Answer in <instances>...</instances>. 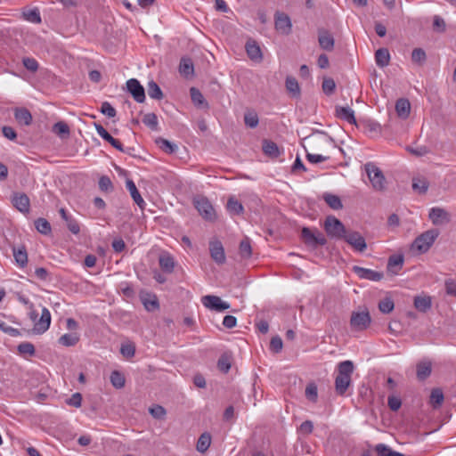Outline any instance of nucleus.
Listing matches in <instances>:
<instances>
[{
	"label": "nucleus",
	"mask_w": 456,
	"mask_h": 456,
	"mask_svg": "<svg viewBox=\"0 0 456 456\" xmlns=\"http://www.w3.org/2000/svg\"><path fill=\"white\" fill-rule=\"evenodd\" d=\"M338 371L335 379V389L338 395H344L351 384L354 363L351 361L341 362L338 365Z\"/></svg>",
	"instance_id": "f257e3e1"
},
{
	"label": "nucleus",
	"mask_w": 456,
	"mask_h": 456,
	"mask_svg": "<svg viewBox=\"0 0 456 456\" xmlns=\"http://www.w3.org/2000/svg\"><path fill=\"white\" fill-rule=\"evenodd\" d=\"M439 234L440 232L437 229H430L422 232L413 240L411 248L415 249L419 254L428 252Z\"/></svg>",
	"instance_id": "f03ea898"
},
{
	"label": "nucleus",
	"mask_w": 456,
	"mask_h": 456,
	"mask_svg": "<svg viewBox=\"0 0 456 456\" xmlns=\"http://www.w3.org/2000/svg\"><path fill=\"white\" fill-rule=\"evenodd\" d=\"M365 172L375 191H382L387 187L386 177L379 167L374 163L368 162L364 165Z\"/></svg>",
	"instance_id": "7ed1b4c3"
},
{
	"label": "nucleus",
	"mask_w": 456,
	"mask_h": 456,
	"mask_svg": "<svg viewBox=\"0 0 456 456\" xmlns=\"http://www.w3.org/2000/svg\"><path fill=\"white\" fill-rule=\"evenodd\" d=\"M301 238L304 243L312 248L324 246L327 243L325 236L317 229L312 230L308 227H304L301 231Z\"/></svg>",
	"instance_id": "20e7f679"
},
{
	"label": "nucleus",
	"mask_w": 456,
	"mask_h": 456,
	"mask_svg": "<svg viewBox=\"0 0 456 456\" xmlns=\"http://www.w3.org/2000/svg\"><path fill=\"white\" fill-rule=\"evenodd\" d=\"M324 230L330 237L335 239H342L346 232L342 222L333 216L326 217Z\"/></svg>",
	"instance_id": "39448f33"
},
{
	"label": "nucleus",
	"mask_w": 456,
	"mask_h": 456,
	"mask_svg": "<svg viewBox=\"0 0 456 456\" xmlns=\"http://www.w3.org/2000/svg\"><path fill=\"white\" fill-rule=\"evenodd\" d=\"M371 318L370 313L365 310L362 312H353L350 318V326L352 330L362 331L370 325Z\"/></svg>",
	"instance_id": "423d86ee"
},
{
	"label": "nucleus",
	"mask_w": 456,
	"mask_h": 456,
	"mask_svg": "<svg viewBox=\"0 0 456 456\" xmlns=\"http://www.w3.org/2000/svg\"><path fill=\"white\" fill-rule=\"evenodd\" d=\"M193 204L200 215L208 221H214L216 219V212L206 197L199 196L193 200Z\"/></svg>",
	"instance_id": "0eeeda50"
},
{
	"label": "nucleus",
	"mask_w": 456,
	"mask_h": 456,
	"mask_svg": "<svg viewBox=\"0 0 456 456\" xmlns=\"http://www.w3.org/2000/svg\"><path fill=\"white\" fill-rule=\"evenodd\" d=\"M304 140L312 149H317L318 147L331 145L333 143L332 138L324 132H317L305 137Z\"/></svg>",
	"instance_id": "6e6552de"
},
{
	"label": "nucleus",
	"mask_w": 456,
	"mask_h": 456,
	"mask_svg": "<svg viewBox=\"0 0 456 456\" xmlns=\"http://www.w3.org/2000/svg\"><path fill=\"white\" fill-rule=\"evenodd\" d=\"M201 302L203 305L208 309L215 310L216 312H223L230 308V305L217 296L207 295L202 297Z\"/></svg>",
	"instance_id": "1a4fd4ad"
},
{
	"label": "nucleus",
	"mask_w": 456,
	"mask_h": 456,
	"mask_svg": "<svg viewBox=\"0 0 456 456\" xmlns=\"http://www.w3.org/2000/svg\"><path fill=\"white\" fill-rule=\"evenodd\" d=\"M428 217L435 225H443L451 222V215L444 208L438 207L429 210Z\"/></svg>",
	"instance_id": "9d476101"
},
{
	"label": "nucleus",
	"mask_w": 456,
	"mask_h": 456,
	"mask_svg": "<svg viewBox=\"0 0 456 456\" xmlns=\"http://www.w3.org/2000/svg\"><path fill=\"white\" fill-rule=\"evenodd\" d=\"M127 91L131 94L134 101L142 103L145 101V90L140 82L135 78H130L126 81Z\"/></svg>",
	"instance_id": "9b49d317"
},
{
	"label": "nucleus",
	"mask_w": 456,
	"mask_h": 456,
	"mask_svg": "<svg viewBox=\"0 0 456 456\" xmlns=\"http://www.w3.org/2000/svg\"><path fill=\"white\" fill-rule=\"evenodd\" d=\"M342 239L357 251L363 252L367 248L365 239L358 232H346Z\"/></svg>",
	"instance_id": "f8f14e48"
},
{
	"label": "nucleus",
	"mask_w": 456,
	"mask_h": 456,
	"mask_svg": "<svg viewBox=\"0 0 456 456\" xmlns=\"http://www.w3.org/2000/svg\"><path fill=\"white\" fill-rule=\"evenodd\" d=\"M352 270L360 279L363 280L379 281L384 277V273L382 272L363 268L358 265H354Z\"/></svg>",
	"instance_id": "ddd939ff"
},
{
	"label": "nucleus",
	"mask_w": 456,
	"mask_h": 456,
	"mask_svg": "<svg viewBox=\"0 0 456 456\" xmlns=\"http://www.w3.org/2000/svg\"><path fill=\"white\" fill-rule=\"evenodd\" d=\"M290 18L284 12L275 13V28L281 34L289 35L291 32Z\"/></svg>",
	"instance_id": "4468645a"
},
{
	"label": "nucleus",
	"mask_w": 456,
	"mask_h": 456,
	"mask_svg": "<svg viewBox=\"0 0 456 456\" xmlns=\"http://www.w3.org/2000/svg\"><path fill=\"white\" fill-rule=\"evenodd\" d=\"M51 324V314L46 307H43L41 316L34 324V332L37 334L45 333Z\"/></svg>",
	"instance_id": "2eb2a0df"
},
{
	"label": "nucleus",
	"mask_w": 456,
	"mask_h": 456,
	"mask_svg": "<svg viewBox=\"0 0 456 456\" xmlns=\"http://www.w3.org/2000/svg\"><path fill=\"white\" fill-rule=\"evenodd\" d=\"M209 251L211 258L217 264L223 265L225 262V254L224 247L219 240L209 242Z\"/></svg>",
	"instance_id": "dca6fc26"
},
{
	"label": "nucleus",
	"mask_w": 456,
	"mask_h": 456,
	"mask_svg": "<svg viewBox=\"0 0 456 456\" xmlns=\"http://www.w3.org/2000/svg\"><path fill=\"white\" fill-rule=\"evenodd\" d=\"M318 42L320 47L325 51L330 52L334 49V37L327 29H318Z\"/></svg>",
	"instance_id": "f3484780"
},
{
	"label": "nucleus",
	"mask_w": 456,
	"mask_h": 456,
	"mask_svg": "<svg viewBox=\"0 0 456 456\" xmlns=\"http://www.w3.org/2000/svg\"><path fill=\"white\" fill-rule=\"evenodd\" d=\"M94 127L97 131V134L106 142H108L110 144H111L115 149H117L119 151H124V148L122 143L112 137L109 132L101 125L98 123H94Z\"/></svg>",
	"instance_id": "a211bd4d"
},
{
	"label": "nucleus",
	"mask_w": 456,
	"mask_h": 456,
	"mask_svg": "<svg viewBox=\"0 0 456 456\" xmlns=\"http://www.w3.org/2000/svg\"><path fill=\"white\" fill-rule=\"evenodd\" d=\"M12 205L21 213L29 211V198L25 193H14L12 199Z\"/></svg>",
	"instance_id": "6ab92c4d"
},
{
	"label": "nucleus",
	"mask_w": 456,
	"mask_h": 456,
	"mask_svg": "<svg viewBox=\"0 0 456 456\" xmlns=\"http://www.w3.org/2000/svg\"><path fill=\"white\" fill-rule=\"evenodd\" d=\"M246 52L250 60L254 61H261L263 60L260 46L255 40L248 39L245 45Z\"/></svg>",
	"instance_id": "aec40b11"
},
{
	"label": "nucleus",
	"mask_w": 456,
	"mask_h": 456,
	"mask_svg": "<svg viewBox=\"0 0 456 456\" xmlns=\"http://www.w3.org/2000/svg\"><path fill=\"white\" fill-rule=\"evenodd\" d=\"M403 261L404 259L403 255H393L389 256L387 266V271L393 274H397L403 268Z\"/></svg>",
	"instance_id": "412c9836"
},
{
	"label": "nucleus",
	"mask_w": 456,
	"mask_h": 456,
	"mask_svg": "<svg viewBox=\"0 0 456 456\" xmlns=\"http://www.w3.org/2000/svg\"><path fill=\"white\" fill-rule=\"evenodd\" d=\"M14 118L20 125L29 126L32 123V115L26 108H16L14 110Z\"/></svg>",
	"instance_id": "4be33fe9"
},
{
	"label": "nucleus",
	"mask_w": 456,
	"mask_h": 456,
	"mask_svg": "<svg viewBox=\"0 0 456 456\" xmlns=\"http://www.w3.org/2000/svg\"><path fill=\"white\" fill-rule=\"evenodd\" d=\"M159 264L164 273H171L174 272L175 265V260L168 253H164L159 256Z\"/></svg>",
	"instance_id": "5701e85b"
},
{
	"label": "nucleus",
	"mask_w": 456,
	"mask_h": 456,
	"mask_svg": "<svg viewBox=\"0 0 456 456\" xmlns=\"http://www.w3.org/2000/svg\"><path fill=\"white\" fill-rule=\"evenodd\" d=\"M336 116L350 124H356L354 111L350 107H336Z\"/></svg>",
	"instance_id": "b1692460"
},
{
	"label": "nucleus",
	"mask_w": 456,
	"mask_h": 456,
	"mask_svg": "<svg viewBox=\"0 0 456 456\" xmlns=\"http://www.w3.org/2000/svg\"><path fill=\"white\" fill-rule=\"evenodd\" d=\"M395 111L398 117L407 118L411 112V103L405 98H400L395 102Z\"/></svg>",
	"instance_id": "393cba45"
},
{
	"label": "nucleus",
	"mask_w": 456,
	"mask_h": 456,
	"mask_svg": "<svg viewBox=\"0 0 456 456\" xmlns=\"http://www.w3.org/2000/svg\"><path fill=\"white\" fill-rule=\"evenodd\" d=\"M262 149L264 153L272 159L278 158L281 154L278 145L270 140L265 139L263 141Z\"/></svg>",
	"instance_id": "a878e982"
},
{
	"label": "nucleus",
	"mask_w": 456,
	"mask_h": 456,
	"mask_svg": "<svg viewBox=\"0 0 456 456\" xmlns=\"http://www.w3.org/2000/svg\"><path fill=\"white\" fill-rule=\"evenodd\" d=\"M126 189L129 191V192L131 194V197L134 200V201L141 208H143V206L145 205V202H144L142 197L141 196L140 192L138 191V190H137V188L135 186V183L132 180L127 179L126 182Z\"/></svg>",
	"instance_id": "bb28decb"
},
{
	"label": "nucleus",
	"mask_w": 456,
	"mask_h": 456,
	"mask_svg": "<svg viewBox=\"0 0 456 456\" xmlns=\"http://www.w3.org/2000/svg\"><path fill=\"white\" fill-rule=\"evenodd\" d=\"M414 307L422 313H426L431 308V297L428 296H417L414 297Z\"/></svg>",
	"instance_id": "cd10ccee"
},
{
	"label": "nucleus",
	"mask_w": 456,
	"mask_h": 456,
	"mask_svg": "<svg viewBox=\"0 0 456 456\" xmlns=\"http://www.w3.org/2000/svg\"><path fill=\"white\" fill-rule=\"evenodd\" d=\"M375 61L379 67H387L390 62V53L387 48H379L375 53Z\"/></svg>",
	"instance_id": "c85d7f7f"
},
{
	"label": "nucleus",
	"mask_w": 456,
	"mask_h": 456,
	"mask_svg": "<svg viewBox=\"0 0 456 456\" xmlns=\"http://www.w3.org/2000/svg\"><path fill=\"white\" fill-rule=\"evenodd\" d=\"M285 86L291 97L298 98L300 96V86L294 77H287Z\"/></svg>",
	"instance_id": "c756f323"
},
{
	"label": "nucleus",
	"mask_w": 456,
	"mask_h": 456,
	"mask_svg": "<svg viewBox=\"0 0 456 456\" xmlns=\"http://www.w3.org/2000/svg\"><path fill=\"white\" fill-rule=\"evenodd\" d=\"M322 199L327 205L334 210H338L343 208L342 201L338 195L326 192L322 195Z\"/></svg>",
	"instance_id": "7c9ffc66"
},
{
	"label": "nucleus",
	"mask_w": 456,
	"mask_h": 456,
	"mask_svg": "<svg viewBox=\"0 0 456 456\" xmlns=\"http://www.w3.org/2000/svg\"><path fill=\"white\" fill-rule=\"evenodd\" d=\"M179 72L185 77L193 75L194 67L191 59L182 58L179 64Z\"/></svg>",
	"instance_id": "2f4dec72"
},
{
	"label": "nucleus",
	"mask_w": 456,
	"mask_h": 456,
	"mask_svg": "<svg viewBox=\"0 0 456 456\" xmlns=\"http://www.w3.org/2000/svg\"><path fill=\"white\" fill-rule=\"evenodd\" d=\"M12 251L17 265H20V267L26 266L28 264V253L25 246H21L20 248H13Z\"/></svg>",
	"instance_id": "473e14b6"
},
{
	"label": "nucleus",
	"mask_w": 456,
	"mask_h": 456,
	"mask_svg": "<svg viewBox=\"0 0 456 456\" xmlns=\"http://www.w3.org/2000/svg\"><path fill=\"white\" fill-rule=\"evenodd\" d=\"M444 399V396L441 388L436 387L432 389L430 394L429 403L434 409L439 408L442 405Z\"/></svg>",
	"instance_id": "72a5a7b5"
},
{
	"label": "nucleus",
	"mask_w": 456,
	"mask_h": 456,
	"mask_svg": "<svg viewBox=\"0 0 456 456\" xmlns=\"http://www.w3.org/2000/svg\"><path fill=\"white\" fill-rule=\"evenodd\" d=\"M147 92L149 96L155 100H162L164 97L162 90L160 89L159 85L153 80L148 82Z\"/></svg>",
	"instance_id": "f704fd0d"
},
{
	"label": "nucleus",
	"mask_w": 456,
	"mask_h": 456,
	"mask_svg": "<svg viewBox=\"0 0 456 456\" xmlns=\"http://www.w3.org/2000/svg\"><path fill=\"white\" fill-rule=\"evenodd\" d=\"M432 371L431 362H421L417 364V377L419 380H424L430 376Z\"/></svg>",
	"instance_id": "c9c22d12"
},
{
	"label": "nucleus",
	"mask_w": 456,
	"mask_h": 456,
	"mask_svg": "<svg viewBox=\"0 0 456 456\" xmlns=\"http://www.w3.org/2000/svg\"><path fill=\"white\" fill-rule=\"evenodd\" d=\"M226 208L232 215H240L244 212V208L242 204L234 197L229 198L226 204Z\"/></svg>",
	"instance_id": "e433bc0d"
},
{
	"label": "nucleus",
	"mask_w": 456,
	"mask_h": 456,
	"mask_svg": "<svg viewBox=\"0 0 456 456\" xmlns=\"http://www.w3.org/2000/svg\"><path fill=\"white\" fill-rule=\"evenodd\" d=\"M211 444V436L209 433H203L198 439L196 449L200 452H205L208 451Z\"/></svg>",
	"instance_id": "4c0bfd02"
},
{
	"label": "nucleus",
	"mask_w": 456,
	"mask_h": 456,
	"mask_svg": "<svg viewBox=\"0 0 456 456\" xmlns=\"http://www.w3.org/2000/svg\"><path fill=\"white\" fill-rule=\"evenodd\" d=\"M190 94H191L192 102L196 106L206 107V108L208 107V103L206 102L203 94H201V92L199 89H197L195 87H191L190 89Z\"/></svg>",
	"instance_id": "58836bf2"
},
{
	"label": "nucleus",
	"mask_w": 456,
	"mask_h": 456,
	"mask_svg": "<svg viewBox=\"0 0 456 456\" xmlns=\"http://www.w3.org/2000/svg\"><path fill=\"white\" fill-rule=\"evenodd\" d=\"M35 227L38 232L44 235H48L52 232L50 223L43 217H39L35 221Z\"/></svg>",
	"instance_id": "ea45409f"
},
{
	"label": "nucleus",
	"mask_w": 456,
	"mask_h": 456,
	"mask_svg": "<svg viewBox=\"0 0 456 456\" xmlns=\"http://www.w3.org/2000/svg\"><path fill=\"white\" fill-rule=\"evenodd\" d=\"M110 383L116 388H122L125 387V376L118 370H113L110 374Z\"/></svg>",
	"instance_id": "a19ab883"
},
{
	"label": "nucleus",
	"mask_w": 456,
	"mask_h": 456,
	"mask_svg": "<svg viewBox=\"0 0 456 456\" xmlns=\"http://www.w3.org/2000/svg\"><path fill=\"white\" fill-rule=\"evenodd\" d=\"M79 340V337L76 333H67L60 337L59 343L64 346H73Z\"/></svg>",
	"instance_id": "79ce46f5"
},
{
	"label": "nucleus",
	"mask_w": 456,
	"mask_h": 456,
	"mask_svg": "<svg viewBox=\"0 0 456 456\" xmlns=\"http://www.w3.org/2000/svg\"><path fill=\"white\" fill-rule=\"evenodd\" d=\"M428 188V182L424 177H414L412 179V189L419 193H426Z\"/></svg>",
	"instance_id": "37998d69"
},
{
	"label": "nucleus",
	"mask_w": 456,
	"mask_h": 456,
	"mask_svg": "<svg viewBox=\"0 0 456 456\" xmlns=\"http://www.w3.org/2000/svg\"><path fill=\"white\" fill-rule=\"evenodd\" d=\"M245 125L250 128H255L259 123L258 116L255 110H248L244 114Z\"/></svg>",
	"instance_id": "c03bdc74"
},
{
	"label": "nucleus",
	"mask_w": 456,
	"mask_h": 456,
	"mask_svg": "<svg viewBox=\"0 0 456 456\" xmlns=\"http://www.w3.org/2000/svg\"><path fill=\"white\" fill-rule=\"evenodd\" d=\"M240 255L242 258H249L252 255V248L248 238H245L240 243L239 247Z\"/></svg>",
	"instance_id": "a18cd8bd"
},
{
	"label": "nucleus",
	"mask_w": 456,
	"mask_h": 456,
	"mask_svg": "<svg viewBox=\"0 0 456 456\" xmlns=\"http://www.w3.org/2000/svg\"><path fill=\"white\" fill-rule=\"evenodd\" d=\"M375 451L379 456H405L403 453L392 451L388 446L384 444L376 445Z\"/></svg>",
	"instance_id": "49530a36"
},
{
	"label": "nucleus",
	"mask_w": 456,
	"mask_h": 456,
	"mask_svg": "<svg viewBox=\"0 0 456 456\" xmlns=\"http://www.w3.org/2000/svg\"><path fill=\"white\" fill-rule=\"evenodd\" d=\"M157 144L159 146V148L165 151L166 153H173L177 150V146L168 140H166L164 138H159L156 140Z\"/></svg>",
	"instance_id": "de8ad7c7"
},
{
	"label": "nucleus",
	"mask_w": 456,
	"mask_h": 456,
	"mask_svg": "<svg viewBox=\"0 0 456 456\" xmlns=\"http://www.w3.org/2000/svg\"><path fill=\"white\" fill-rule=\"evenodd\" d=\"M18 352L20 353V354L24 355V356L25 355L33 356L36 354V349L32 343L23 342L18 346Z\"/></svg>",
	"instance_id": "09e8293b"
},
{
	"label": "nucleus",
	"mask_w": 456,
	"mask_h": 456,
	"mask_svg": "<svg viewBox=\"0 0 456 456\" xmlns=\"http://www.w3.org/2000/svg\"><path fill=\"white\" fill-rule=\"evenodd\" d=\"M217 367L222 372L227 373L231 369V357L226 354H222L218 359Z\"/></svg>",
	"instance_id": "8fccbe9b"
},
{
	"label": "nucleus",
	"mask_w": 456,
	"mask_h": 456,
	"mask_svg": "<svg viewBox=\"0 0 456 456\" xmlns=\"http://www.w3.org/2000/svg\"><path fill=\"white\" fill-rule=\"evenodd\" d=\"M142 122L145 126L150 127L151 130H158V117L155 113L145 114Z\"/></svg>",
	"instance_id": "3c124183"
},
{
	"label": "nucleus",
	"mask_w": 456,
	"mask_h": 456,
	"mask_svg": "<svg viewBox=\"0 0 456 456\" xmlns=\"http://www.w3.org/2000/svg\"><path fill=\"white\" fill-rule=\"evenodd\" d=\"M427 60V55L422 48H415L411 53V61L414 63L422 65Z\"/></svg>",
	"instance_id": "603ef678"
},
{
	"label": "nucleus",
	"mask_w": 456,
	"mask_h": 456,
	"mask_svg": "<svg viewBox=\"0 0 456 456\" xmlns=\"http://www.w3.org/2000/svg\"><path fill=\"white\" fill-rule=\"evenodd\" d=\"M305 395L309 401L315 403L318 398L317 386L314 382L309 383L305 387Z\"/></svg>",
	"instance_id": "864d4df0"
},
{
	"label": "nucleus",
	"mask_w": 456,
	"mask_h": 456,
	"mask_svg": "<svg viewBox=\"0 0 456 456\" xmlns=\"http://www.w3.org/2000/svg\"><path fill=\"white\" fill-rule=\"evenodd\" d=\"M395 304L391 298H384L379 303V309L383 314H389L394 310Z\"/></svg>",
	"instance_id": "5fc2aeb1"
},
{
	"label": "nucleus",
	"mask_w": 456,
	"mask_h": 456,
	"mask_svg": "<svg viewBox=\"0 0 456 456\" xmlns=\"http://www.w3.org/2000/svg\"><path fill=\"white\" fill-rule=\"evenodd\" d=\"M23 17L25 20L33 22V23H40L41 22V17L39 11L37 9H32L28 10L27 12H23Z\"/></svg>",
	"instance_id": "6e6d98bb"
},
{
	"label": "nucleus",
	"mask_w": 456,
	"mask_h": 456,
	"mask_svg": "<svg viewBox=\"0 0 456 456\" xmlns=\"http://www.w3.org/2000/svg\"><path fill=\"white\" fill-rule=\"evenodd\" d=\"M120 354L126 358H132L135 354V346L133 343L122 344Z\"/></svg>",
	"instance_id": "4d7b16f0"
},
{
	"label": "nucleus",
	"mask_w": 456,
	"mask_h": 456,
	"mask_svg": "<svg viewBox=\"0 0 456 456\" xmlns=\"http://www.w3.org/2000/svg\"><path fill=\"white\" fill-rule=\"evenodd\" d=\"M99 188L102 191H113V184L111 180L107 175H102L99 179Z\"/></svg>",
	"instance_id": "13d9d810"
},
{
	"label": "nucleus",
	"mask_w": 456,
	"mask_h": 456,
	"mask_svg": "<svg viewBox=\"0 0 456 456\" xmlns=\"http://www.w3.org/2000/svg\"><path fill=\"white\" fill-rule=\"evenodd\" d=\"M23 66L30 72H36L38 69V62L36 59L25 57L22 59Z\"/></svg>",
	"instance_id": "bf43d9fd"
},
{
	"label": "nucleus",
	"mask_w": 456,
	"mask_h": 456,
	"mask_svg": "<svg viewBox=\"0 0 456 456\" xmlns=\"http://www.w3.org/2000/svg\"><path fill=\"white\" fill-rule=\"evenodd\" d=\"M336 88V84L334 79L330 77H325L322 81V90L326 94H333Z\"/></svg>",
	"instance_id": "052dcab7"
},
{
	"label": "nucleus",
	"mask_w": 456,
	"mask_h": 456,
	"mask_svg": "<svg viewBox=\"0 0 456 456\" xmlns=\"http://www.w3.org/2000/svg\"><path fill=\"white\" fill-rule=\"evenodd\" d=\"M53 131L59 135H69V126L62 121L57 122L53 126Z\"/></svg>",
	"instance_id": "680f3d73"
},
{
	"label": "nucleus",
	"mask_w": 456,
	"mask_h": 456,
	"mask_svg": "<svg viewBox=\"0 0 456 456\" xmlns=\"http://www.w3.org/2000/svg\"><path fill=\"white\" fill-rule=\"evenodd\" d=\"M150 413L152 415L153 418L161 419H164L167 411L163 406L157 404L150 408Z\"/></svg>",
	"instance_id": "e2e57ef3"
},
{
	"label": "nucleus",
	"mask_w": 456,
	"mask_h": 456,
	"mask_svg": "<svg viewBox=\"0 0 456 456\" xmlns=\"http://www.w3.org/2000/svg\"><path fill=\"white\" fill-rule=\"evenodd\" d=\"M387 405L391 411H398L402 405L401 398L395 395H389L387 398Z\"/></svg>",
	"instance_id": "0e129e2a"
},
{
	"label": "nucleus",
	"mask_w": 456,
	"mask_h": 456,
	"mask_svg": "<svg viewBox=\"0 0 456 456\" xmlns=\"http://www.w3.org/2000/svg\"><path fill=\"white\" fill-rule=\"evenodd\" d=\"M282 346H283L282 340L279 336H275V337L272 338V339L270 341V350L271 351L277 354L281 351Z\"/></svg>",
	"instance_id": "69168bd1"
},
{
	"label": "nucleus",
	"mask_w": 456,
	"mask_h": 456,
	"mask_svg": "<svg viewBox=\"0 0 456 456\" xmlns=\"http://www.w3.org/2000/svg\"><path fill=\"white\" fill-rule=\"evenodd\" d=\"M68 229L70 232L73 234H78L80 232V226L79 224L77 222L76 219H74L71 216L69 217V219L65 220Z\"/></svg>",
	"instance_id": "338daca9"
},
{
	"label": "nucleus",
	"mask_w": 456,
	"mask_h": 456,
	"mask_svg": "<svg viewBox=\"0 0 456 456\" xmlns=\"http://www.w3.org/2000/svg\"><path fill=\"white\" fill-rule=\"evenodd\" d=\"M66 403L76 408L80 407L82 403V395L78 392L73 394L66 400Z\"/></svg>",
	"instance_id": "774afa93"
}]
</instances>
